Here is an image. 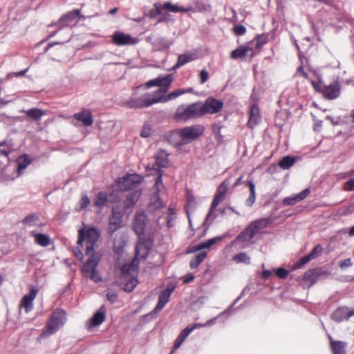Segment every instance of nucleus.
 Here are the masks:
<instances>
[{
  "instance_id": "nucleus-1",
  "label": "nucleus",
  "mask_w": 354,
  "mask_h": 354,
  "mask_svg": "<svg viewBox=\"0 0 354 354\" xmlns=\"http://www.w3.org/2000/svg\"><path fill=\"white\" fill-rule=\"evenodd\" d=\"M100 230L94 226H85L78 230L77 243L82 245L86 243V255L88 259L82 267V275L97 283L102 281V277L97 267L101 259V254L95 250L97 248V241L100 237Z\"/></svg>"
},
{
  "instance_id": "nucleus-2",
  "label": "nucleus",
  "mask_w": 354,
  "mask_h": 354,
  "mask_svg": "<svg viewBox=\"0 0 354 354\" xmlns=\"http://www.w3.org/2000/svg\"><path fill=\"white\" fill-rule=\"evenodd\" d=\"M147 221V215L143 212H140L136 214L133 223V230L138 237L136 252V256L140 258L146 257L153 242L151 235L146 236L145 234Z\"/></svg>"
},
{
  "instance_id": "nucleus-3",
  "label": "nucleus",
  "mask_w": 354,
  "mask_h": 354,
  "mask_svg": "<svg viewBox=\"0 0 354 354\" xmlns=\"http://www.w3.org/2000/svg\"><path fill=\"white\" fill-rule=\"evenodd\" d=\"M169 90L165 88H158L152 93H145L138 98H131L127 105L132 109H140L149 107L155 104L166 103L167 93Z\"/></svg>"
},
{
  "instance_id": "nucleus-4",
  "label": "nucleus",
  "mask_w": 354,
  "mask_h": 354,
  "mask_svg": "<svg viewBox=\"0 0 354 354\" xmlns=\"http://www.w3.org/2000/svg\"><path fill=\"white\" fill-rule=\"evenodd\" d=\"M66 320V313L60 309L55 310L51 315L50 319L46 326V330L41 334V338H46L54 334L62 326Z\"/></svg>"
},
{
  "instance_id": "nucleus-5",
  "label": "nucleus",
  "mask_w": 354,
  "mask_h": 354,
  "mask_svg": "<svg viewBox=\"0 0 354 354\" xmlns=\"http://www.w3.org/2000/svg\"><path fill=\"white\" fill-rule=\"evenodd\" d=\"M202 116L201 102H199L189 105L182 104L177 108L176 111V118L182 120H187Z\"/></svg>"
},
{
  "instance_id": "nucleus-6",
  "label": "nucleus",
  "mask_w": 354,
  "mask_h": 354,
  "mask_svg": "<svg viewBox=\"0 0 354 354\" xmlns=\"http://www.w3.org/2000/svg\"><path fill=\"white\" fill-rule=\"evenodd\" d=\"M229 184V180H226L222 182L218 187L216 189V193L211 204L210 209L206 216L205 223L207 222L210 219V217L214 209L217 207L218 204L221 201H223L225 198V194L227 192Z\"/></svg>"
},
{
  "instance_id": "nucleus-7",
  "label": "nucleus",
  "mask_w": 354,
  "mask_h": 354,
  "mask_svg": "<svg viewBox=\"0 0 354 354\" xmlns=\"http://www.w3.org/2000/svg\"><path fill=\"white\" fill-rule=\"evenodd\" d=\"M141 182V177L137 174H129L118 178L115 184V189L124 192L136 187Z\"/></svg>"
},
{
  "instance_id": "nucleus-8",
  "label": "nucleus",
  "mask_w": 354,
  "mask_h": 354,
  "mask_svg": "<svg viewBox=\"0 0 354 354\" xmlns=\"http://www.w3.org/2000/svg\"><path fill=\"white\" fill-rule=\"evenodd\" d=\"M223 104L222 100L209 97L203 104L201 102L202 115L217 113L223 109Z\"/></svg>"
},
{
  "instance_id": "nucleus-9",
  "label": "nucleus",
  "mask_w": 354,
  "mask_h": 354,
  "mask_svg": "<svg viewBox=\"0 0 354 354\" xmlns=\"http://www.w3.org/2000/svg\"><path fill=\"white\" fill-rule=\"evenodd\" d=\"M204 127L201 124H195L180 129L184 141L186 144L197 139L204 132Z\"/></svg>"
},
{
  "instance_id": "nucleus-10",
  "label": "nucleus",
  "mask_w": 354,
  "mask_h": 354,
  "mask_svg": "<svg viewBox=\"0 0 354 354\" xmlns=\"http://www.w3.org/2000/svg\"><path fill=\"white\" fill-rule=\"evenodd\" d=\"M122 217L123 214L119 208L113 207L109 219V232L111 235L122 227Z\"/></svg>"
},
{
  "instance_id": "nucleus-11",
  "label": "nucleus",
  "mask_w": 354,
  "mask_h": 354,
  "mask_svg": "<svg viewBox=\"0 0 354 354\" xmlns=\"http://www.w3.org/2000/svg\"><path fill=\"white\" fill-rule=\"evenodd\" d=\"M173 82V77L171 74L167 75L163 77H158L155 79L147 81L145 84L144 87L145 89L149 88L153 86H158L159 88H165L167 90L171 87Z\"/></svg>"
},
{
  "instance_id": "nucleus-12",
  "label": "nucleus",
  "mask_w": 354,
  "mask_h": 354,
  "mask_svg": "<svg viewBox=\"0 0 354 354\" xmlns=\"http://www.w3.org/2000/svg\"><path fill=\"white\" fill-rule=\"evenodd\" d=\"M112 39L113 42L118 46L135 45L138 42V38L120 31L115 32L112 35Z\"/></svg>"
},
{
  "instance_id": "nucleus-13",
  "label": "nucleus",
  "mask_w": 354,
  "mask_h": 354,
  "mask_svg": "<svg viewBox=\"0 0 354 354\" xmlns=\"http://www.w3.org/2000/svg\"><path fill=\"white\" fill-rule=\"evenodd\" d=\"M37 293L38 290L36 288L31 286L30 288L29 293L25 295L22 297L20 301L19 307L21 308H24L26 313H28L33 309V302L37 295Z\"/></svg>"
},
{
  "instance_id": "nucleus-14",
  "label": "nucleus",
  "mask_w": 354,
  "mask_h": 354,
  "mask_svg": "<svg viewBox=\"0 0 354 354\" xmlns=\"http://www.w3.org/2000/svg\"><path fill=\"white\" fill-rule=\"evenodd\" d=\"M147 40L151 43L155 50L168 49L172 44L171 41L160 35L149 36L147 38Z\"/></svg>"
},
{
  "instance_id": "nucleus-15",
  "label": "nucleus",
  "mask_w": 354,
  "mask_h": 354,
  "mask_svg": "<svg viewBox=\"0 0 354 354\" xmlns=\"http://www.w3.org/2000/svg\"><path fill=\"white\" fill-rule=\"evenodd\" d=\"M354 316V309L346 306L337 308L331 315L332 319L336 322H342L348 320L351 317Z\"/></svg>"
},
{
  "instance_id": "nucleus-16",
  "label": "nucleus",
  "mask_w": 354,
  "mask_h": 354,
  "mask_svg": "<svg viewBox=\"0 0 354 354\" xmlns=\"http://www.w3.org/2000/svg\"><path fill=\"white\" fill-rule=\"evenodd\" d=\"M324 97L328 100H334L339 97L340 94V85L336 81L328 86L324 87L323 90Z\"/></svg>"
},
{
  "instance_id": "nucleus-17",
  "label": "nucleus",
  "mask_w": 354,
  "mask_h": 354,
  "mask_svg": "<svg viewBox=\"0 0 354 354\" xmlns=\"http://www.w3.org/2000/svg\"><path fill=\"white\" fill-rule=\"evenodd\" d=\"M73 118L78 121L82 122L86 127H90L93 123V118L92 113L89 109H84L79 113H76L73 115Z\"/></svg>"
},
{
  "instance_id": "nucleus-18",
  "label": "nucleus",
  "mask_w": 354,
  "mask_h": 354,
  "mask_svg": "<svg viewBox=\"0 0 354 354\" xmlns=\"http://www.w3.org/2000/svg\"><path fill=\"white\" fill-rule=\"evenodd\" d=\"M174 290V288H167L162 290L158 297V304L154 308V311L156 313H158L160 311L164 306L166 305V304L169 301L170 296Z\"/></svg>"
},
{
  "instance_id": "nucleus-19",
  "label": "nucleus",
  "mask_w": 354,
  "mask_h": 354,
  "mask_svg": "<svg viewBox=\"0 0 354 354\" xmlns=\"http://www.w3.org/2000/svg\"><path fill=\"white\" fill-rule=\"evenodd\" d=\"M261 121L260 110L257 105L252 104L250 106V117L248 122V126L253 129Z\"/></svg>"
},
{
  "instance_id": "nucleus-20",
  "label": "nucleus",
  "mask_w": 354,
  "mask_h": 354,
  "mask_svg": "<svg viewBox=\"0 0 354 354\" xmlns=\"http://www.w3.org/2000/svg\"><path fill=\"white\" fill-rule=\"evenodd\" d=\"M118 201V199L116 198V196L115 194L111 193L109 195H108L105 192H100L98 193L97 196V199L95 202V205L97 207H103L106 204L107 202L115 203Z\"/></svg>"
},
{
  "instance_id": "nucleus-21",
  "label": "nucleus",
  "mask_w": 354,
  "mask_h": 354,
  "mask_svg": "<svg viewBox=\"0 0 354 354\" xmlns=\"http://www.w3.org/2000/svg\"><path fill=\"white\" fill-rule=\"evenodd\" d=\"M254 229L255 227L250 225L236 237V241L242 243L250 242L257 234Z\"/></svg>"
},
{
  "instance_id": "nucleus-22",
  "label": "nucleus",
  "mask_w": 354,
  "mask_h": 354,
  "mask_svg": "<svg viewBox=\"0 0 354 354\" xmlns=\"http://www.w3.org/2000/svg\"><path fill=\"white\" fill-rule=\"evenodd\" d=\"M105 317L106 309L104 306H102L100 308V309L91 318L88 328L100 325L104 321Z\"/></svg>"
},
{
  "instance_id": "nucleus-23",
  "label": "nucleus",
  "mask_w": 354,
  "mask_h": 354,
  "mask_svg": "<svg viewBox=\"0 0 354 354\" xmlns=\"http://www.w3.org/2000/svg\"><path fill=\"white\" fill-rule=\"evenodd\" d=\"M330 350L333 354H346L348 343L344 341H335L329 337Z\"/></svg>"
},
{
  "instance_id": "nucleus-24",
  "label": "nucleus",
  "mask_w": 354,
  "mask_h": 354,
  "mask_svg": "<svg viewBox=\"0 0 354 354\" xmlns=\"http://www.w3.org/2000/svg\"><path fill=\"white\" fill-rule=\"evenodd\" d=\"M310 194L309 189H305L299 194L292 195L283 199V204L286 205H294L297 203L305 199Z\"/></svg>"
},
{
  "instance_id": "nucleus-25",
  "label": "nucleus",
  "mask_w": 354,
  "mask_h": 354,
  "mask_svg": "<svg viewBox=\"0 0 354 354\" xmlns=\"http://www.w3.org/2000/svg\"><path fill=\"white\" fill-rule=\"evenodd\" d=\"M168 140L175 147H181L185 145L180 129L173 131L169 134Z\"/></svg>"
},
{
  "instance_id": "nucleus-26",
  "label": "nucleus",
  "mask_w": 354,
  "mask_h": 354,
  "mask_svg": "<svg viewBox=\"0 0 354 354\" xmlns=\"http://www.w3.org/2000/svg\"><path fill=\"white\" fill-rule=\"evenodd\" d=\"M197 58V56L195 53H187L178 55V61L176 65L174 66V68H178L187 63L192 62Z\"/></svg>"
},
{
  "instance_id": "nucleus-27",
  "label": "nucleus",
  "mask_w": 354,
  "mask_h": 354,
  "mask_svg": "<svg viewBox=\"0 0 354 354\" xmlns=\"http://www.w3.org/2000/svg\"><path fill=\"white\" fill-rule=\"evenodd\" d=\"M140 195L141 192L139 191H136L128 194L126 199L124 201V208L126 209L131 208L136 203Z\"/></svg>"
},
{
  "instance_id": "nucleus-28",
  "label": "nucleus",
  "mask_w": 354,
  "mask_h": 354,
  "mask_svg": "<svg viewBox=\"0 0 354 354\" xmlns=\"http://www.w3.org/2000/svg\"><path fill=\"white\" fill-rule=\"evenodd\" d=\"M155 159L156 164L158 167H167L169 165L168 154L163 150L157 152Z\"/></svg>"
},
{
  "instance_id": "nucleus-29",
  "label": "nucleus",
  "mask_w": 354,
  "mask_h": 354,
  "mask_svg": "<svg viewBox=\"0 0 354 354\" xmlns=\"http://www.w3.org/2000/svg\"><path fill=\"white\" fill-rule=\"evenodd\" d=\"M30 234L35 238V242L42 247H47L50 243V239L49 236L45 234L36 233L35 232H31Z\"/></svg>"
},
{
  "instance_id": "nucleus-30",
  "label": "nucleus",
  "mask_w": 354,
  "mask_h": 354,
  "mask_svg": "<svg viewBox=\"0 0 354 354\" xmlns=\"http://www.w3.org/2000/svg\"><path fill=\"white\" fill-rule=\"evenodd\" d=\"M80 15V10H74L62 17L59 21L63 26H69Z\"/></svg>"
},
{
  "instance_id": "nucleus-31",
  "label": "nucleus",
  "mask_w": 354,
  "mask_h": 354,
  "mask_svg": "<svg viewBox=\"0 0 354 354\" xmlns=\"http://www.w3.org/2000/svg\"><path fill=\"white\" fill-rule=\"evenodd\" d=\"M158 10H165L167 12H188L191 10V8H181L177 5H173L170 2H166L162 6H160L159 8H157Z\"/></svg>"
},
{
  "instance_id": "nucleus-32",
  "label": "nucleus",
  "mask_w": 354,
  "mask_h": 354,
  "mask_svg": "<svg viewBox=\"0 0 354 354\" xmlns=\"http://www.w3.org/2000/svg\"><path fill=\"white\" fill-rule=\"evenodd\" d=\"M212 322V320H209L208 321L206 324H195L194 325H192V326H187L184 330H182V332L180 333V334L178 335V338L180 339L181 340H183V342L185 341V339L187 338V337L191 333V332L194 330L196 328H198V327H203V326H208L209 324H210Z\"/></svg>"
},
{
  "instance_id": "nucleus-33",
  "label": "nucleus",
  "mask_w": 354,
  "mask_h": 354,
  "mask_svg": "<svg viewBox=\"0 0 354 354\" xmlns=\"http://www.w3.org/2000/svg\"><path fill=\"white\" fill-rule=\"evenodd\" d=\"M270 223H271L270 218H261V219L257 220V221L252 222V223H250V225H253V227H255L254 230L257 232V233L259 234V233H260V232L262 230L268 227V225L270 224Z\"/></svg>"
},
{
  "instance_id": "nucleus-34",
  "label": "nucleus",
  "mask_w": 354,
  "mask_h": 354,
  "mask_svg": "<svg viewBox=\"0 0 354 354\" xmlns=\"http://www.w3.org/2000/svg\"><path fill=\"white\" fill-rule=\"evenodd\" d=\"M192 91H193L192 88H187L186 89L179 88V89L174 90L172 92L169 93V94H167V102L176 99L181 95L192 93Z\"/></svg>"
},
{
  "instance_id": "nucleus-35",
  "label": "nucleus",
  "mask_w": 354,
  "mask_h": 354,
  "mask_svg": "<svg viewBox=\"0 0 354 354\" xmlns=\"http://www.w3.org/2000/svg\"><path fill=\"white\" fill-rule=\"evenodd\" d=\"M319 276V272L317 270H309L303 275V280L309 282L313 285L317 280Z\"/></svg>"
},
{
  "instance_id": "nucleus-36",
  "label": "nucleus",
  "mask_w": 354,
  "mask_h": 354,
  "mask_svg": "<svg viewBox=\"0 0 354 354\" xmlns=\"http://www.w3.org/2000/svg\"><path fill=\"white\" fill-rule=\"evenodd\" d=\"M251 50V48L248 46H242L232 52L231 57L232 59L242 58L246 55L249 50Z\"/></svg>"
},
{
  "instance_id": "nucleus-37",
  "label": "nucleus",
  "mask_w": 354,
  "mask_h": 354,
  "mask_svg": "<svg viewBox=\"0 0 354 354\" xmlns=\"http://www.w3.org/2000/svg\"><path fill=\"white\" fill-rule=\"evenodd\" d=\"M24 113L28 118L35 120H39L43 115L46 114L45 111L37 108L28 109L25 111Z\"/></svg>"
},
{
  "instance_id": "nucleus-38",
  "label": "nucleus",
  "mask_w": 354,
  "mask_h": 354,
  "mask_svg": "<svg viewBox=\"0 0 354 354\" xmlns=\"http://www.w3.org/2000/svg\"><path fill=\"white\" fill-rule=\"evenodd\" d=\"M222 238V236H216L211 239H209L205 242H202L196 246L195 251L203 250L205 248H209L211 246L214 245L217 241H221Z\"/></svg>"
},
{
  "instance_id": "nucleus-39",
  "label": "nucleus",
  "mask_w": 354,
  "mask_h": 354,
  "mask_svg": "<svg viewBox=\"0 0 354 354\" xmlns=\"http://www.w3.org/2000/svg\"><path fill=\"white\" fill-rule=\"evenodd\" d=\"M31 162L28 155L21 156L17 160L18 171L20 174L21 171L25 169Z\"/></svg>"
},
{
  "instance_id": "nucleus-40",
  "label": "nucleus",
  "mask_w": 354,
  "mask_h": 354,
  "mask_svg": "<svg viewBox=\"0 0 354 354\" xmlns=\"http://www.w3.org/2000/svg\"><path fill=\"white\" fill-rule=\"evenodd\" d=\"M295 162V159L291 156H285L279 162V165L283 169H288Z\"/></svg>"
},
{
  "instance_id": "nucleus-41",
  "label": "nucleus",
  "mask_w": 354,
  "mask_h": 354,
  "mask_svg": "<svg viewBox=\"0 0 354 354\" xmlns=\"http://www.w3.org/2000/svg\"><path fill=\"white\" fill-rule=\"evenodd\" d=\"M206 252H200L198 254H197L195 257L191 260L190 261V267L191 268H196L201 263V262L205 259V258L206 257Z\"/></svg>"
},
{
  "instance_id": "nucleus-42",
  "label": "nucleus",
  "mask_w": 354,
  "mask_h": 354,
  "mask_svg": "<svg viewBox=\"0 0 354 354\" xmlns=\"http://www.w3.org/2000/svg\"><path fill=\"white\" fill-rule=\"evenodd\" d=\"M234 260L239 263H250V257L245 252H241L234 257Z\"/></svg>"
},
{
  "instance_id": "nucleus-43",
  "label": "nucleus",
  "mask_w": 354,
  "mask_h": 354,
  "mask_svg": "<svg viewBox=\"0 0 354 354\" xmlns=\"http://www.w3.org/2000/svg\"><path fill=\"white\" fill-rule=\"evenodd\" d=\"M155 201L149 204V208L151 210H156L163 207V203L158 195L154 196Z\"/></svg>"
},
{
  "instance_id": "nucleus-44",
  "label": "nucleus",
  "mask_w": 354,
  "mask_h": 354,
  "mask_svg": "<svg viewBox=\"0 0 354 354\" xmlns=\"http://www.w3.org/2000/svg\"><path fill=\"white\" fill-rule=\"evenodd\" d=\"M312 259L308 254V255L301 258L300 260L294 265L293 268L299 269V268H301L303 266H304L305 264H306L307 263H308Z\"/></svg>"
},
{
  "instance_id": "nucleus-45",
  "label": "nucleus",
  "mask_w": 354,
  "mask_h": 354,
  "mask_svg": "<svg viewBox=\"0 0 354 354\" xmlns=\"http://www.w3.org/2000/svg\"><path fill=\"white\" fill-rule=\"evenodd\" d=\"M322 252V248L320 245H317L315 246L313 250L308 254L309 257L311 259H314L317 258L319 255L321 254Z\"/></svg>"
},
{
  "instance_id": "nucleus-46",
  "label": "nucleus",
  "mask_w": 354,
  "mask_h": 354,
  "mask_svg": "<svg viewBox=\"0 0 354 354\" xmlns=\"http://www.w3.org/2000/svg\"><path fill=\"white\" fill-rule=\"evenodd\" d=\"M38 221V217L35 215H29L24 218V223L29 225H35Z\"/></svg>"
},
{
  "instance_id": "nucleus-47",
  "label": "nucleus",
  "mask_w": 354,
  "mask_h": 354,
  "mask_svg": "<svg viewBox=\"0 0 354 354\" xmlns=\"http://www.w3.org/2000/svg\"><path fill=\"white\" fill-rule=\"evenodd\" d=\"M151 126L149 124H145L141 131L140 136H142L143 138H147L151 135Z\"/></svg>"
},
{
  "instance_id": "nucleus-48",
  "label": "nucleus",
  "mask_w": 354,
  "mask_h": 354,
  "mask_svg": "<svg viewBox=\"0 0 354 354\" xmlns=\"http://www.w3.org/2000/svg\"><path fill=\"white\" fill-rule=\"evenodd\" d=\"M267 42V40L263 36H259L254 40L255 46L257 49L261 48L263 45H264Z\"/></svg>"
},
{
  "instance_id": "nucleus-49",
  "label": "nucleus",
  "mask_w": 354,
  "mask_h": 354,
  "mask_svg": "<svg viewBox=\"0 0 354 354\" xmlns=\"http://www.w3.org/2000/svg\"><path fill=\"white\" fill-rule=\"evenodd\" d=\"M274 272L276 274V275L281 279L286 278L288 274V271L282 268H278L274 270Z\"/></svg>"
},
{
  "instance_id": "nucleus-50",
  "label": "nucleus",
  "mask_w": 354,
  "mask_h": 354,
  "mask_svg": "<svg viewBox=\"0 0 354 354\" xmlns=\"http://www.w3.org/2000/svg\"><path fill=\"white\" fill-rule=\"evenodd\" d=\"M138 281L135 279H131L129 283L125 284L124 290L126 291H131L137 285Z\"/></svg>"
},
{
  "instance_id": "nucleus-51",
  "label": "nucleus",
  "mask_w": 354,
  "mask_h": 354,
  "mask_svg": "<svg viewBox=\"0 0 354 354\" xmlns=\"http://www.w3.org/2000/svg\"><path fill=\"white\" fill-rule=\"evenodd\" d=\"M256 201V194H250V196L245 201V204L247 207H251Z\"/></svg>"
},
{
  "instance_id": "nucleus-52",
  "label": "nucleus",
  "mask_w": 354,
  "mask_h": 354,
  "mask_svg": "<svg viewBox=\"0 0 354 354\" xmlns=\"http://www.w3.org/2000/svg\"><path fill=\"white\" fill-rule=\"evenodd\" d=\"M344 189L348 192L354 190V178L350 179L344 184Z\"/></svg>"
},
{
  "instance_id": "nucleus-53",
  "label": "nucleus",
  "mask_w": 354,
  "mask_h": 354,
  "mask_svg": "<svg viewBox=\"0 0 354 354\" xmlns=\"http://www.w3.org/2000/svg\"><path fill=\"white\" fill-rule=\"evenodd\" d=\"M90 204V200L86 194H82L81 199V209L85 208Z\"/></svg>"
},
{
  "instance_id": "nucleus-54",
  "label": "nucleus",
  "mask_w": 354,
  "mask_h": 354,
  "mask_svg": "<svg viewBox=\"0 0 354 354\" xmlns=\"http://www.w3.org/2000/svg\"><path fill=\"white\" fill-rule=\"evenodd\" d=\"M200 81L201 84H204L209 78L208 72L206 70H202L200 72Z\"/></svg>"
},
{
  "instance_id": "nucleus-55",
  "label": "nucleus",
  "mask_w": 354,
  "mask_h": 354,
  "mask_svg": "<svg viewBox=\"0 0 354 354\" xmlns=\"http://www.w3.org/2000/svg\"><path fill=\"white\" fill-rule=\"evenodd\" d=\"M9 154V151L7 148V146L4 144H0V157L4 156L7 157Z\"/></svg>"
},
{
  "instance_id": "nucleus-56",
  "label": "nucleus",
  "mask_w": 354,
  "mask_h": 354,
  "mask_svg": "<svg viewBox=\"0 0 354 354\" xmlns=\"http://www.w3.org/2000/svg\"><path fill=\"white\" fill-rule=\"evenodd\" d=\"M352 265H353V263H352V261L351 259H344V261H341L339 264V267L342 269H344L347 267H350Z\"/></svg>"
},
{
  "instance_id": "nucleus-57",
  "label": "nucleus",
  "mask_w": 354,
  "mask_h": 354,
  "mask_svg": "<svg viewBox=\"0 0 354 354\" xmlns=\"http://www.w3.org/2000/svg\"><path fill=\"white\" fill-rule=\"evenodd\" d=\"M246 32V28L243 26H237L234 28V32L237 35H242Z\"/></svg>"
},
{
  "instance_id": "nucleus-58",
  "label": "nucleus",
  "mask_w": 354,
  "mask_h": 354,
  "mask_svg": "<svg viewBox=\"0 0 354 354\" xmlns=\"http://www.w3.org/2000/svg\"><path fill=\"white\" fill-rule=\"evenodd\" d=\"M106 297L107 299L111 303H114L118 298V295L114 292H108Z\"/></svg>"
},
{
  "instance_id": "nucleus-59",
  "label": "nucleus",
  "mask_w": 354,
  "mask_h": 354,
  "mask_svg": "<svg viewBox=\"0 0 354 354\" xmlns=\"http://www.w3.org/2000/svg\"><path fill=\"white\" fill-rule=\"evenodd\" d=\"M247 185H248V186L249 187V189H250V194H256V192H255V185L253 183V181L252 180H248L247 181Z\"/></svg>"
},
{
  "instance_id": "nucleus-60",
  "label": "nucleus",
  "mask_w": 354,
  "mask_h": 354,
  "mask_svg": "<svg viewBox=\"0 0 354 354\" xmlns=\"http://www.w3.org/2000/svg\"><path fill=\"white\" fill-rule=\"evenodd\" d=\"M74 254L75 256L79 259V260H82L83 259V257H84V255H83V253L82 252V251L79 249V248H76L75 250H74Z\"/></svg>"
},
{
  "instance_id": "nucleus-61",
  "label": "nucleus",
  "mask_w": 354,
  "mask_h": 354,
  "mask_svg": "<svg viewBox=\"0 0 354 354\" xmlns=\"http://www.w3.org/2000/svg\"><path fill=\"white\" fill-rule=\"evenodd\" d=\"M155 185L157 187L158 191H159V186L162 185V174H159L158 178L156 180Z\"/></svg>"
},
{
  "instance_id": "nucleus-62",
  "label": "nucleus",
  "mask_w": 354,
  "mask_h": 354,
  "mask_svg": "<svg viewBox=\"0 0 354 354\" xmlns=\"http://www.w3.org/2000/svg\"><path fill=\"white\" fill-rule=\"evenodd\" d=\"M272 273V271L268 270H265L262 272V277L265 279H267L271 276Z\"/></svg>"
},
{
  "instance_id": "nucleus-63",
  "label": "nucleus",
  "mask_w": 354,
  "mask_h": 354,
  "mask_svg": "<svg viewBox=\"0 0 354 354\" xmlns=\"http://www.w3.org/2000/svg\"><path fill=\"white\" fill-rule=\"evenodd\" d=\"M297 73L299 75H301V76H304V77L307 78L308 77V75L307 74L304 72V69L302 66H300L297 69Z\"/></svg>"
},
{
  "instance_id": "nucleus-64",
  "label": "nucleus",
  "mask_w": 354,
  "mask_h": 354,
  "mask_svg": "<svg viewBox=\"0 0 354 354\" xmlns=\"http://www.w3.org/2000/svg\"><path fill=\"white\" fill-rule=\"evenodd\" d=\"M12 101V100H6L0 97V108H3V106L7 105L8 103H10Z\"/></svg>"
}]
</instances>
